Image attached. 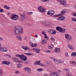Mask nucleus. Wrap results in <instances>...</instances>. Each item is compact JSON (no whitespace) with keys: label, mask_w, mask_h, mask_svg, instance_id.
<instances>
[{"label":"nucleus","mask_w":76,"mask_h":76,"mask_svg":"<svg viewBox=\"0 0 76 76\" xmlns=\"http://www.w3.org/2000/svg\"><path fill=\"white\" fill-rule=\"evenodd\" d=\"M23 28L21 26H18L15 27L14 32L15 34L19 35L22 32Z\"/></svg>","instance_id":"f257e3e1"},{"label":"nucleus","mask_w":76,"mask_h":76,"mask_svg":"<svg viewBox=\"0 0 76 76\" xmlns=\"http://www.w3.org/2000/svg\"><path fill=\"white\" fill-rule=\"evenodd\" d=\"M19 18V16L18 15H12V16L10 18L12 20H16L18 19Z\"/></svg>","instance_id":"f03ea898"},{"label":"nucleus","mask_w":76,"mask_h":76,"mask_svg":"<svg viewBox=\"0 0 76 76\" xmlns=\"http://www.w3.org/2000/svg\"><path fill=\"white\" fill-rule=\"evenodd\" d=\"M60 73L53 72L51 73L50 75V76H60Z\"/></svg>","instance_id":"7ed1b4c3"},{"label":"nucleus","mask_w":76,"mask_h":76,"mask_svg":"<svg viewBox=\"0 0 76 76\" xmlns=\"http://www.w3.org/2000/svg\"><path fill=\"white\" fill-rule=\"evenodd\" d=\"M54 13H55V12L54 11V10H50L48 11L47 14L50 16H53L54 15Z\"/></svg>","instance_id":"20e7f679"},{"label":"nucleus","mask_w":76,"mask_h":76,"mask_svg":"<svg viewBox=\"0 0 76 76\" xmlns=\"http://www.w3.org/2000/svg\"><path fill=\"white\" fill-rule=\"evenodd\" d=\"M48 32L52 35H54V34H56L57 31L51 29L49 30L48 31Z\"/></svg>","instance_id":"39448f33"},{"label":"nucleus","mask_w":76,"mask_h":76,"mask_svg":"<svg viewBox=\"0 0 76 76\" xmlns=\"http://www.w3.org/2000/svg\"><path fill=\"white\" fill-rule=\"evenodd\" d=\"M24 70H25L26 72H27L29 74H31V69L27 67H26L24 68Z\"/></svg>","instance_id":"423d86ee"},{"label":"nucleus","mask_w":76,"mask_h":76,"mask_svg":"<svg viewBox=\"0 0 76 76\" xmlns=\"http://www.w3.org/2000/svg\"><path fill=\"white\" fill-rule=\"evenodd\" d=\"M42 24H43V25H45V26H48V25H50V22L46 20L42 21Z\"/></svg>","instance_id":"0eeeda50"},{"label":"nucleus","mask_w":76,"mask_h":76,"mask_svg":"<svg viewBox=\"0 0 76 76\" xmlns=\"http://www.w3.org/2000/svg\"><path fill=\"white\" fill-rule=\"evenodd\" d=\"M45 10V8H43L42 6H40L38 8V10L40 12H44Z\"/></svg>","instance_id":"6e6552de"},{"label":"nucleus","mask_w":76,"mask_h":76,"mask_svg":"<svg viewBox=\"0 0 76 76\" xmlns=\"http://www.w3.org/2000/svg\"><path fill=\"white\" fill-rule=\"evenodd\" d=\"M20 20L21 21H23L25 20V14L23 13L20 16Z\"/></svg>","instance_id":"1a4fd4ad"},{"label":"nucleus","mask_w":76,"mask_h":76,"mask_svg":"<svg viewBox=\"0 0 76 76\" xmlns=\"http://www.w3.org/2000/svg\"><path fill=\"white\" fill-rule=\"evenodd\" d=\"M65 37L66 39L68 41H70V40L72 39V37H71V36L68 34H65Z\"/></svg>","instance_id":"9d476101"},{"label":"nucleus","mask_w":76,"mask_h":76,"mask_svg":"<svg viewBox=\"0 0 76 76\" xmlns=\"http://www.w3.org/2000/svg\"><path fill=\"white\" fill-rule=\"evenodd\" d=\"M7 51V49L6 48H0V51L2 53L6 52Z\"/></svg>","instance_id":"9b49d317"},{"label":"nucleus","mask_w":76,"mask_h":76,"mask_svg":"<svg viewBox=\"0 0 76 76\" xmlns=\"http://www.w3.org/2000/svg\"><path fill=\"white\" fill-rule=\"evenodd\" d=\"M58 1H59L61 4H62L64 6V5H66V1L64 0H57Z\"/></svg>","instance_id":"f8f14e48"},{"label":"nucleus","mask_w":76,"mask_h":76,"mask_svg":"<svg viewBox=\"0 0 76 76\" xmlns=\"http://www.w3.org/2000/svg\"><path fill=\"white\" fill-rule=\"evenodd\" d=\"M65 19V17L64 16H61L57 19L58 20H63Z\"/></svg>","instance_id":"ddd939ff"},{"label":"nucleus","mask_w":76,"mask_h":76,"mask_svg":"<svg viewBox=\"0 0 76 76\" xmlns=\"http://www.w3.org/2000/svg\"><path fill=\"white\" fill-rule=\"evenodd\" d=\"M2 64H6V65H9L10 64V63L9 62L6 61H2Z\"/></svg>","instance_id":"4468645a"},{"label":"nucleus","mask_w":76,"mask_h":76,"mask_svg":"<svg viewBox=\"0 0 76 76\" xmlns=\"http://www.w3.org/2000/svg\"><path fill=\"white\" fill-rule=\"evenodd\" d=\"M33 50L35 51L36 53H39V52H40V49L38 48L36 49L35 48H33Z\"/></svg>","instance_id":"2eb2a0df"},{"label":"nucleus","mask_w":76,"mask_h":76,"mask_svg":"<svg viewBox=\"0 0 76 76\" xmlns=\"http://www.w3.org/2000/svg\"><path fill=\"white\" fill-rule=\"evenodd\" d=\"M22 48L24 50H29V48L28 47H26L25 46H23L22 47Z\"/></svg>","instance_id":"dca6fc26"},{"label":"nucleus","mask_w":76,"mask_h":76,"mask_svg":"<svg viewBox=\"0 0 76 76\" xmlns=\"http://www.w3.org/2000/svg\"><path fill=\"white\" fill-rule=\"evenodd\" d=\"M53 60L56 64H59V62L60 61V60H57L55 59H53Z\"/></svg>","instance_id":"f3484780"},{"label":"nucleus","mask_w":76,"mask_h":76,"mask_svg":"<svg viewBox=\"0 0 76 76\" xmlns=\"http://www.w3.org/2000/svg\"><path fill=\"white\" fill-rule=\"evenodd\" d=\"M55 52L56 53H58L60 52V49L58 48H57L55 49Z\"/></svg>","instance_id":"a211bd4d"},{"label":"nucleus","mask_w":76,"mask_h":76,"mask_svg":"<svg viewBox=\"0 0 76 76\" xmlns=\"http://www.w3.org/2000/svg\"><path fill=\"white\" fill-rule=\"evenodd\" d=\"M56 28L57 31H59V32H60L61 29V28L60 27L57 26L56 27Z\"/></svg>","instance_id":"6ab92c4d"},{"label":"nucleus","mask_w":76,"mask_h":76,"mask_svg":"<svg viewBox=\"0 0 76 76\" xmlns=\"http://www.w3.org/2000/svg\"><path fill=\"white\" fill-rule=\"evenodd\" d=\"M68 48H69L71 50H74V48L70 45H68Z\"/></svg>","instance_id":"aec40b11"},{"label":"nucleus","mask_w":76,"mask_h":76,"mask_svg":"<svg viewBox=\"0 0 76 76\" xmlns=\"http://www.w3.org/2000/svg\"><path fill=\"white\" fill-rule=\"evenodd\" d=\"M71 56L72 57H75V56H76V52H74L72 53Z\"/></svg>","instance_id":"412c9836"},{"label":"nucleus","mask_w":76,"mask_h":76,"mask_svg":"<svg viewBox=\"0 0 76 76\" xmlns=\"http://www.w3.org/2000/svg\"><path fill=\"white\" fill-rule=\"evenodd\" d=\"M69 63L70 64H72L76 65V62L75 61H69Z\"/></svg>","instance_id":"4be33fe9"},{"label":"nucleus","mask_w":76,"mask_h":76,"mask_svg":"<svg viewBox=\"0 0 76 76\" xmlns=\"http://www.w3.org/2000/svg\"><path fill=\"white\" fill-rule=\"evenodd\" d=\"M27 59V57L25 56L23 57H22V59L23 60H24V61H26Z\"/></svg>","instance_id":"5701e85b"},{"label":"nucleus","mask_w":76,"mask_h":76,"mask_svg":"<svg viewBox=\"0 0 76 76\" xmlns=\"http://www.w3.org/2000/svg\"><path fill=\"white\" fill-rule=\"evenodd\" d=\"M40 63H41V61H37L35 62L34 64L36 65H39Z\"/></svg>","instance_id":"b1692460"},{"label":"nucleus","mask_w":76,"mask_h":76,"mask_svg":"<svg viewBox=\"0 0 76 76\" xmlns=\"http://www.w3.org/2000/svg\"><path fill=\"white\" fill-rule=\"evenodd\" d=\"M61 14H60V15H63L64 13H65V12L64 11V10L61 11L60 12Z\"/></svg>","instance_id":"393cba45"},{"label":"nucleus","mask_w":76,"mask_h":76,"mask_svg":"<svg viewBox=\"0 0 76 76\" xmlns=\"http://www.w3.org/2000/svg\"><path fill=\"white\" fill-rule=\"evenodd\" d=\"M65 31H66L65 29L61 28V31H60V32H62V33H64V32H65Z\"/></svg>","instance_id":"a878e982"},{"label":"nucleus","mask_w":76,"mask_h":76,"mask_svg":"<svg viewBox=\"0 0 76 76\" xmlns=\"http://www.w3.org/2000/svg\"><path fill=\"white\" fill-rule=\"evenodd\" d=\"M18 68H20L22 67V64H18L17 66Z\"/></svg>","instance_id":"bb28decb"},{"label":"nucleus","mask_w":76,"mask_h":76,"mask_svg":"<svg viewBox=\"0 0 76 76\" xmlns=\"http://www.w3.org/2000/svg\"><path fill=\"white\" fill-rule=\"evenodd\" d=\"M4 8L6 9H7V10H9V9H10V7L7 5H5L4 7Z\"/></svg>","instance_id":"cd10ccee"},{"label":"nucleus","mask_w":76,"mask_h":76,"mask_svg":"<svg viewBox=\"0 0 76 76\" xmlns=\"http://www.w3.org/2000/svg\"><path fill=\"white\" fill-rule=\"evenodd\" d=\"M13 61H15V62H18L19 60H18V58H13Z\"/></svg>","instance_id":"c85d7f7f"},{"label":"nucleus","mask_w":76,"mask_h":76,"mask_svg":"<svg viewBox=\"0 0 76 76\" xmlns=\"http://www.w3.org/2000/svg\"><path fill=\"white\" fill-rule=\"evenodd\" d=\"M17 38H18V39H22V37H21V36H18L16 37Z\"/></svg>","instance_id":"c756f323"},{"label":"nucleus","mask_w":76,"mask_h":76,"mask_svg":"<svg viewBox=\"0 0 76 76\" xmlns=\"http://www.w3.org/2000/svg\"><path fill=\"white\" fill-rule=\"evenodd\" d=\"M66 75V76H73V75L70 73H67Z\"/></svg>","instance_id":"7c9ffc66"},{"label":"nucleus","mask_w":76,"mask_h":76,"mask_svg":"<svg viewBox=\"0 0 76 76\" xmlns=\"http://www.w3.org/2000/svg\"><path fill=\"white\" fill-rule=\"evenodd\" d=\"M45 64L46 65H48V64H50V61H46L45 62Z\"/></svg>","instance_id":"2f4dec72"},{"label":"nucleus","mask_w":76,"mask_h":76,"mask_svg":"<svg viewBox=\"0 0 76 76\" xmlns=\"http://www.w3.org/2000/svg\"><path fill=\"white\" fill-rule=\"evenodd\" d=\"M46 42L47 41L46 40H44L42 42V44H45V43H46Z\"/></svg>","instance_id":"473e14b6"},{"label":"nucleus","mask_w":76,"mask_h":76,"mask_svg":"<svg viewBox=\"0 0 76 76\" xmlns=\"http://www.w3.org/2000/svg\"><path fill=\"white\" fill-rule=\"evenodd\" d=\"M39 66H42L43 67H45V65L43 64H42L41 63H39Z\"/></svg>","instance_id":"72a5a7b5"},{"label":"nucleus","mask_w":76,"mask_h":76,"mask_svg":"<svg viewBox=\"0 0 76 76\" xmlns=\"http://www.w3.org/2000/svg\"><path fill=\"white\" fill-rule=\"evenodd\" d=\"M37 71H39V72H41V71H42L43 70V69H38L36 70Z\"/></svg>","instance_id":"f704fd0d"},{"label":"nucleus","mask_w":76,"mask_h":76,"mask_svg":"<svg viewBox=\"0 0 76 76\" xmlns=\"http://www.w3.org/2000/svg\"><path fill=\"white\" fill-rule=\"evenodd\" d=\"M72 21H74V22H76V18H73L72 19Z\"/></svg>","instance_id":"c9c22d12"},{"label":"nucleus","mask_w":76,"mask_h":76,"mask_svg":"<svg viewBox=\"0 0 76 76\" xmlns=\"http://www.w3.org/2000/svg\"><path fill=\"white\" fill-rule=\"evenodd\" d=\"M60 63H61V64H63L64 63V61H60L59 60V64H60Z\"/></svg>","instance_id":"e433bc0d"},{"label":"nucleus","mask_w":76,"mask_h":76,"mask_svg":"<svg viewBox=\"0 0 76 76\" xmlns=\"http://www.w3.org/2000/svg\"><path fill=\"white\" fill-rule=\"evenodd\" d=\"M26 55H27V56H31L32 55V54L31 53H26Z\"/></svg>","instance_id":"4c0bfd02"},{"label":"nucleus","mask_w":76,"mask_h":76,"mask_svg":"<svg viewBox=\"0 0 76 76\" xmlns=\"http://www.w3.org/2000/svg\"><path fill=\"white\" fill-rule=\"evenodd\" d=\"M24 56H24V55H23V54H22L20 55V58L22 59V57H24Z\"/></svg>","instance_id":"58836bf2"},{"label":"nucleus","mask_w":76,"mask_h":76,"mask_svg":"<svg viewBox=\"0 0 76 76\" xmlns=\"http://www.w3.org/2000/svg\"><path fill=\"white\" fill-rule=\"evenodd\" d=\"M64 70L66 71V72H68V71H69V69L67 68H64Z\"/></svg>","instance_id":"ea45409f"},{"label":"nucleus","mask_w":76,"mask_h":76,"mask_svg":"<svg viewBox=\"0 0 76 76\" xmlns=\"http://www.w3.org/2000/svg\"><path fill=\"white\" fill-rule=\"evenodd\" d=\"M64 11L65 12V13H69V11L68 10H64Z\"/></svg>","instance_id":"a19ab883"},{"label":"nucleus","mask_w":76,"mask_h":76,"mask_svg":"<svg viewBox=\"0 0 76 76\" xmlns=\"http://www.w3.org/2000/svg\"><path fill=\"white\" fill-rule=\"evenodd\" d=\"M48 47L49 49H51V48H53V45H52L51 46H48Z\"/></svg>","instance_id":"79ce46f5"},{"label":"nucleus","mask_w":76,"mask_h":76,"mask_svg":"<svg viewBox=\"0 0 76 76\" xmlns=\"http://www.w3.org/2000/svg\"><path fill=\"white\" fill-rule=\"evenodd\" d=\"M42 34L43 35H44L45 36L47 35L45 33V32L43 31H42Z\"/></svg>","instance_id":"37998d69"},{"label":"nucleus","mask_w":76,"mask_h":76,"mask_svg":"<svg viewBox=\"0 0 76 76\" xmlns=\"http://www.w3.org/2000/svg\"><path fill=\"white\" fill-rule=\"evenodd\" d=\"M29 44L30 45H31V47H33V43H32L31 42H30L29 43Z\"/></svg>","instance_id":"c03bdc74"},{"label":"nucleus","mask_w":76,"mask_h":76,"mask_svg":"<svg viewBox=\"0 0 76 76\" xmlns=\"http://www.w3.org/2000/svg\"><path fill=\"white\" fill-rule=\"evenodd\" d=\"M51 41H53V42L55 41V39H54V38L53 37L51 38Z\"/></svg>","instance_id":"a18cd8bd"},{"label":"nucleus","mask_w":76,"mask_h":76,"mask_svg":"<svg viewBox=\"0 0 76 76\" xmlns=\"http://www.w3.org/2000/svg\"><path fill=\"white\" fill-rule=\"evenodd\" d=\"M37 45V44H35L34 45H33V47H35Z\"/></svg>","instance_id":"49530a36"},{"label":"nucleus","mask_w":76,"mask_h":76,"mask_svg":"<svg viewBox=\"0 0 76 76\" xmlns=\"http://www.w3.org/2000/svg\"><path fill=\"white\" fill-rule=\"evenodd\" d=\"M3 73V70H2V69L0 68V75L1 74Z\"/></svg>","instance_id":"de8ad7c7"},{"label":"nucleus","mask_w":76,"mask_h":76,"mask_svg":"<svg viewBox=\"0 0 76 76\" xmlns=\"http://www.w3.org/2000/svg\"><path fill=\"white\" fill-rule=\"evenodd\" d=\"M4 10L3 9H0V12H3Z\"/></svg>","instance_id":"09e8293b"},{"label":"nucleus","mask_w":76,"mask_h":76,"mask_svg":"<svg viewBox=\"0 0 76 76\" xmlns=\"http://www.w3.org/2000/svg\"><path fill=\"white\" fill-rule=\"evenodd\" d=\"M28 15H32L33 14V12H28Z\"/></svg>","instance_id":"8fccbe9b"},{"label":"nucleus","mask_w":76,"mask_h":76,"mask_svg":"<svg viewBox=\"0 0 76 76\" xmlns=\"http://www.w3.org/2000/svg\"><path fill=\"white\" fill-rule=\"evenodd\" d=\"M45 38H46V39H48V37H47V35H45Z\"/></svg>","instance_id":"3c124183"},{"label":"nucleus","mask_w":76,"mask_h":76,"mask_svg":"<svg viewBox=\"0 0 76 76\" xmlns=\"http://www.w3.org/2000/svg\"><path fill=\"white\" fill-rule=\"evenodd\" d=\"M66 57H69V55L68 54V53H66L65 54Z\"/></svg>","instance_id":"603ef678"},{"label":"nucleus","mask_w":76,"mask_h":76,"mask_svg":"<svg viewBox=\"0 0 76 76\" xmlns=\"http://www.w3.org/2000/svg\"><path fill=\"white\" fill-rule=\"evenodd\" d=\"M20 55H16L15 56L16 57H20Z\"/></svg>","instance_id":"864d4df0"},{"label":"nucleus","mask_w":76,"mask_h":76,"mask_svg":"<svg viewBox=\"0 0 76 76\" xmlns=\"http://www.w3.org/2000/svg\"><path fill=\"white\" fill-rule=\"evenodd\" d=\"M15 73L16 74H19V72L18 71H16L15 72Z\"/></svg>","instance_id":"5fc2aeb1"},{"label":"nucleus","mask_w":76,"mask_h":76,"mask_svg":"<svg viewBox=\"0 0 76 76\" xmlns=\"http://www.w3.org/2000/svg\"><path fill=\"white\" fill-rule=\"evenodd\" d=\"M73 16H76V13L75 12L73 14Z\"/></svg>","instance_id":"6e6d98bb"},{"label":"nucleus","mask_w":76,"mask_h":76,"mask_svg":"<svg viewBox=\"0 0 76 76\" xmlns=\"http://www.w3.org/2000/svg\"><path fill=\"white\" fill-rule=\"evenodd\" d=\"M7 56L9 57H10V56L9 55H4V56Z\"/></svg>","instance_id":"4d7b16f0"},{"label":"nucleus","mask_w":76,"mask_h":76,"mask_svg":"<svg viewBox=\"0 0 76 76\" xmlns=\"http://www.w3.org/2000/svg\"><path fill=\"white\" fill-rule=\"evenodd\" d=\"M3 39L1 37H0V41H3Z\"/></svg>","instance_id":"13d9d810"},{"label":"nucleus","mask_w":76,"mask_h":76,"mask_svg":"<svg viewBox=\"0 0 76 76\" xmlns=\"http://www.w3.org/2000/svg\"><path fill=\"white\" fill-rule=\"evenodd\" d=\"M46 53H50V52H51V51H50V50H46Z\"/></svg>","instance_id":"bf43d9fd"},{"label":"nucleus","mask_w":76,"mask_h":76,"mask_svg":"<svg viewBox=\"0 0 76 76\" xmlns=\"http://www.w3.org/2000/svg\"><path fill=\"white\" fill-rule=\"evenodd\" d=\"M58 15H53V17H55V18H56V17H58Z\"/></svg>","instance_id":"052dcab7"},{"label":"nucleus","mask_w":76,"mask_h":76,"mask_svg":"<svg viewBox=\"0 0 76 76\" xmlns=\"http://www.w3.org/2000/svg\"><path fill=\"white\" fill-rule=\"evenodd\" d=\"M51 59H53V60H54V59H56L55 58L53 57H51L50 58Z\"/></svg>","instance_id":"680f3d73"},{"label":"nucleus","mask_w":76,"mask_h":76,"mask_svg":"<svg viewBox=\"0 0 76 76\" xmlns=\"http://www.w3.org/2000/svg\"><path fill=\"white\" fill-rule=\"evenodd\" d=\"M45 1V2H47V1H48V0H44Z\"/></svg>","instance_id":"e2e57ef3"},{"label":"nucleus","mask_w":76,"mask_h":76,"mask_svg":"<svg viewBox=\"0 0 76 76\" xmlns=\"http://www.w3.org/2000/svg\"><path fill=\"white\" fill-rule=\"evenodd\" d=\"M35 36H36V38H37V37H38V35H37V34H36V35H35Z\"/></svg>","instance_id":"0e129e2a"},{"label":"nucleus","mask_w":76,"mask_h":76,"mask_svg":"<svg viewBox=\"0 0 76 76\" xmlns=\"http://www.w3.org/2000/svg\"><path fill=\"white\" fill-rule=\"evenodd\" d=\"M24 39L25 40H26V37H24Z\"/></svg>","instance_id":"69168bd1"},{"label":"nucleus","mask_w":76,"mask_h":76,"mask_svg":"<svg viewBox=\"0 0 76 76\" xmlns=\"http://www.w3.org/2000/svg\"><path fill=\"white\" fill-rule=\"evenodd\" d=\"M74 30L75 31H76V28H75L74 29Z\"/></svg>","instance_id":"338daca9"},{"label":"nucleus","mask_w":76,"mask_h":76,"mask_svg":"<svg viewBox=\"0 0 76 76\" xmlns=\"http://www.w3.org/2000/svg\"><path fill=\"white\" fill-rule=\"evenodd\" d=\"M75 8L76 9V5H75Z\"/></svg>","instance_id":"774afa93"}]
</instances>
